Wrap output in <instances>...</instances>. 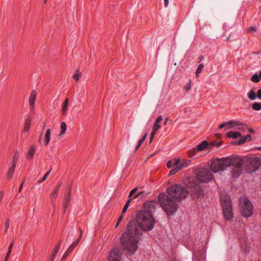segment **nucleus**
I'll return each instance as SVG.
<instances>
[{
	"label": "nucleus",
	"instance_id": "nucleus-4",
	"mask_svg": "<svg viewBox=\"0 0 261 261\" xmlns=\"http://www.w3.org/2000/svg\"><path fill=\"white\" fill-rule=\"evenodd\" d=\"M168 195L173 197L174 200L180 201L183 198H185L188 194L187 190L180 185L175 184L172 185L167 189Z\"/></svg>",
	"mask_w": 261,
	"mask_h": 261
},
{
	"label": "nucleus",
	"instance_id": "nucleus-18",
	"mask_svg": "<svg viewBox=\"0 0 261 261\" xmlns=\"http://www.w3.org/2000/svg\"><path fill=\"white\" fill-rule=\"evenodd\" d=\"M36 97V91L35 90H33L31 92L29 97V105L31 107V110L32 111L34 112V104Z\"/></svg>",
	"mask_w": 261,
	"mask_h": 261
},
{
	"label": "nucleus",
	"instance_id": "nucleus-31",
	"mask_svg": "<svg viewBox=\"0 0 261 261\" xmlns=\"http://www.w3.org/2000/svg\"><path fill=\"white\" fill-rule=\"evenodd\" d=\"M67 128V125L65 122H62L61 123V132L59 134L60 136L63 135L65 134Z\"/></svg>",
	"mask_w": 261,
	"mask_h": 261
},
{
	"label": "nucleus",
	"instance_id": "nucleus-28",
	"mask_svg": "<svg viewBox=\"0 0 261 261\" xmlns=\"http://www.w3.org/2000/svg\"><path fill=\"white\" fill-rule=\"evenodd\" d=\"M68 99L66 98L62 103V111L63 115H65L67 112Z\"/></svg>",
	"mask_w": 261,
	"mask_h": 261
},
{
	"label": "nucleus",
	"instance_id": "nucleus-30",
	"mask_svg": "<svg viewBox=\"0 0 261 261\" xmlns=\"http://www.w3.org/2000/svg\"><path fill=\"white\" fill-rule=\"evenodd\" d=\"M252 108L255 111H259L261 110V102H255L252 105Z\"/></svg>",
	"mask_w": 261,
	"mask_h": 261
},
{
	"label": "nucleus",
	"instance_id": "nucleus-5",
	"mask_svg": "<svg viewBox=\"0 0 261 261\" xmlns=\"http://www.w3.org/2000/svg\"><path fill=\"white\" fill-rule=\"evenodd\" d=\"M196 176L199 182L208 183L214 178V175L207 168H199L196 171Z\"/></svg>",
	"mask_w": 261,
	"mask_h": 261
},
{
	"label": "nucleus",
	"instance_id": "nucleus-7",
	"mask_svg": "<svg viewBox=\"0 0 261 261\" xmlns=\"http://www.w3.org/2000/svg\"><path fill=\"white\" fill-rule=\"evenodd\" d=\"M261 165V159L258 157H250L247 159V164L245 166V170L247 173H251L256 171Z\"/></svg>",
	"mask_w": 261,
	"mask_h": 261
},
{
	"label": "nucleus",
	"instance_id": "nucleus-26",
	"mask_svg": "<svg viewBox=\"0 0 261 261\" xmlns=\"http://www.w3.org/2000/svg\"><path fill=\"white\" fill-rule=\"evenodd\" d=\"M228 123L229 125H234V126H240V125H243V129H246L247 128V125L245 124H244L243 123L240 122L239 121H234L233 120H230L228 121Z\"/></svg>",
	"mask_w": 261,
	"mask_h": 261
},
{
	"label": "nucleus",
	"instance_id": "nucleus-3",
	"mask_svg": "<svg viewBox=\"0 0 261 261\" xmlns=\"http://www.w3.org/2000/svg\"><path fill=\"white\" fill-rule=\"evenodd\" d=\"M158 200L161 206L168 216L173 215L178 209L176 201L165 193H160Z\"/></svg>",
	"mask_w": 261,
	"mask_h": 261
},
{
	"label": "nucleus",
	"instance_id": "nucleus-2",
	"mask_svg": "<svg viewBox=\"0 0 261 261\" xmlns=\"http://www.w3.org/2000/svg\"><path fill=\"white\" fill-rule=\"evenodd\" d=\"M158 203L154 200L148 201L143 204L144 210L138 212L136 215V221L142 226L144 231H149L153 229L156 220L153 216V214L156 210Z\"/></svg>",
	"mask_w": 261,
	"mask_h": 261
},
{
	"label": "nucleus",
	"instance_id": "nucleus-25",
	"mask_svg": "<svg viewBox=\"0 0 261 261\" xmlns=\"http://www.w3.org/2000/svg\"><path fill=\"white\" fill-rule=\"evenodd\" d=\"M51 130L50 128L47 129L44 137V145H47L50 140Z\"/></svg>",
	"mask_w": 261,
	"mask_h": 261
},
{
	"label": "nucleus",
	"instance_id": "nucleus-14",
	"mask_svg": "<svg viewBox=\"0 0 261 261\" xmlns=\"http://www.w3.org/2000/svg\"><path fill=\"white\" fill-rule=\"evenodd\" d=\"M193 261H205V254L203 250L195 251L193 253Z\"/></svg>",
	"mask_w": 261,
	"mask_h": 261
},
{
	"label": "nucleus",
	"instance_id": "nucleus-51",
	"mask_svg": "<svg viewBox=\"0 0 261 261\" xmlns=\"http://www.w3.org/2000/svg\"><path fill=\"white\" fill-rule=\"evenodd\" d=\"M228 125H229L228 123V121L227 122H224L219 125V128L221 129V128L227 126Z\"/></svg>",
	"mask_w": 261,
	"mask_h": 261
},
{
	"label": "nucleus",
	"instance_id": "nucleus-33",
	"mask_svg": "<svg viewBox=\"0 0 261 261\" xmlns=\"http://www.w3.org/2000/svg\"><path fill=\"white\" fill-rule=\"evenodd\" d=\"M190 160H185L182 163H180L178 164V167L180 169L187 167L190 164Z\"/></svg>",
	"mask_w": 261,
	"mask_h": 261
},
{
	"label": "nucleus",
	"instance_id": "nucleus-49",
	"mask_svg": "<svg viewBox=\"0 0 261 261\" xmlns=\"http://www.w3.org/2000/svg\"><path fill=\"white\" fill-rule=\"evenodd\" d=\"M160 126L161 125L159 124V123H154L152 129L157 131L158 129L160 128Z\"/></svg>",
	"mask_w": 261,
	"mask_h": 261
},
{
	"label": "nucleus",
	"instance_id": "nucleus-39",
	"mask_svg": "<svg viewBox=\"0 0 261 261\" xmlns=\"http://www.w3.org/2000/svg\"><path fill=\"white\" fill-rule=\"evenodd\" d=\"M203 67H204V66H203V64H200L199 65V66H198V67L197 68L196 71V75L197 77L198 76L199 74L200 73V72H201V71L203 69Z\"/></svg>",
	"mask_w": 261,
	"mask_h": 261
},
{
	"label": "nucleus",
	"instance_id": "nucleus-9",
	"mask_svg": "<svg viewBox=\"0 0 261 261\" xmlns=\"http://www.w3.org/2000/svg\"><path fill=\"white\" fill-rule=\"evenodd\" d=\"M227 161L229 162L227 164V167L229 166H232L233 167H239L243 166L244 161L243 160L240 158L238 155L234 156L231 158H226Z\"/></svg>",
	"mask_w": 261,
	"mask_h": 261
},
{
	"label": "nucleus",
	"instance_id": "nucleus-34",
	"mask_svg": "<svg viewBox=\"0 0 261 261\" xmlns=\"http://www.w3.org/2000/svg\"><path fill=\"white\" fill-rule=\"evenodd\" d=\"M71 193V187H70L69 188V189L68 194L67 195L65 196V199H64V203L69 204V202H70V200H71V197H70Z\"/></svg>",
	"mask_w": 261,
	"mask_h": 261
},
{
	"label": "nucleus",
	"instance_id": "nucleus-1",
	"mask_svg": "<svg viewBox=\"0 0 261 261\" xmlns=\"http://www.w3.org/2000/svg\"><path fill=\"white\" fill-rule=\"evenodd\" d=\"M142 226L134 220H130L127 224L125 231L122 233L120 244L123 250L127 251L130 254H134L138 248L139 236L142 235Z\"/></svg>",
	"mask_w": 261,
	"mask_h": 261
},
{
	"label": "nucleus",
	"instance_id": "nucleus-54",
	"mask_svg": "<svg viewBox=\"0 0 261 261\" xmlns=\"http://www.w3.org/2000/svg\"><path fill=\"white\" fill-rule=\"evenodd\" d=\"M129 206H127L126 205H124L123 208V210H122V215H124V214L126 212L128 207Z\"/></svg>",
	"mask_w": 261,
	"mask_h": 261
},
{
	"label": "nucleus",
	"instance_id": "nucleus-12",
	"mask_svg": "<svg viewBox=\"0 0 261 261\" xmlns=\"http://www.w3.org/2000/svg\"><path fill=\"white\" fill-rule=\"evenodd\" d=\"M198 182L196 176L195 177H189L185 180L184 184L188 188H194V189L196 187L199 186Z\"/></svg>",
	"mask_w": 261,
	"mask_h": 261
},
{
	"label": "nucleus",
	"instance_id": "nucleus-13",
	"mask_svg": "<svg viewBox=\"0 0 261 261\" xmlns=\"http://www.w3.org/2000/svg\"><path fill=\"white\" fill-rule=\"evenodd\" d=\"M192 192L193 199H200L204 198L205 195L204 189L201 188L200 186L196 187Z\"/></svg>",
	"mask_w": 261,
	"mask_h": 261
},
{
	"label": "nucleus",
	"instance_id": "nucleus-35",
	"mask_svg": "<svg viewBox=\"0 0 261 261\" xmlns=\"http://www.w3.org/2000/svg\"><path fill=\"white\" fill-rule=\"evenodd\" d=\"M260 77L259 74L256 73L254 74L251 77V80L254 83H258L260 81Z\"/></svg>",
	"mask_w": 261,
	"mask_h": 261
},
{
	"label": "nucleus",
	"instance_id": "nucleus-41",
	"mask_svg": "<svg viewBox=\"0 0 261 261\" xmlns=\"http://www.w3.org/2000/svg\"><path fill=\"white\" fill-rule=\"evenodd\" d=\"M52 167L50 168V169H49V170L44 175V176L43 177L42 179L40 180L39 181V182H42L43 181H44L46 179V178L48 176V175H49V173H50L51 170H52Z\"/></svg>",
	"mask_w": 261,
	"mask_h": 261
},
{
	"label": "nucleus",
	"instance_id": "nucleus-23",
	"mask_svg": "<svg viewBox=\"0 0 261 261\" xmlns=\"http://www.w3.org/2000/svg\"><path fill=\"white\" fill-rule=\"evenodd\" d=\"M74 244H71L69 247V248H68L67 251L63 254L60 261H65L66 258H67V257L69 255V254L72 252L73 249L75 248V247H74Z\"/></svg>",
	"mask_w": 261,
	"mask_h": 261
},
{
	"label": "nucleus",
	"instance_id": "nucleus-11",
	"mask_svg": "<svg viewBox=\"0 0 261 261\" xmlns=\"http://www.w3.org/2000/svg\"><path fill=\"white\" fill-rule=\"evenodd\" d=\"M122 253L118 248H114L110 252L109 261H120Z\"/></svg>",
	"mask_w": 261,
	"mask_h": 261
},
{
	"label": "nucleus",
	"instance_id": "nucleus-8",
	"mask_svg": "<svg viewBox=\"0 0 261 261\" xmlns=\"http://www.w3.org/2000/svg\"><path fill=\"white\" fill-rule=\"evenodd\" d=\"M240 211L242 215L245 218L251 217L253 214V207L251 202L246 199L240 206Z\"/></svg>",
	"mask_w": 261,
	"mask_h": 261
},
{
	"label": "nucleus",
	"instance_id": "nucleus-64",
	"mask_svg": "<svg viewBox=\"0 0 261 261\" xmlns=\"http://www.w3.org/2000/svg\"><path fill=\"white\" fill-rule=\"evenodd\" d=\"M9 256H10V254H7L6 256H5V260L4 261H8Z\"/></svg>",
	"mask_w": 261,
	"mask_h": 261
},
{
	"label": "nucleus",
	"instance_id": "nucleus-52",
	"mask_svg": "<svg viewBox=\"0 0 261 261\" xmlns=\"http://www.w3.org/2000/svg\"><path fill=\"white\" fill-rule=\"evenodd\" d=\"M163 120L162 116L161 115H160L158 117L156 118L155 123H160Z\"/></svg>",
	"mask_w": 261,
	"mask_h": 261
},
{
	"label": "nucleus",
	"instance_id": "nucleus-58",
	"mask_svg": "<svg viewBox=\"0 0 261 261\" xmlns=\"http://www.w3.org/2000/svg\"><path fill=\"white\" fill-rule=\"evenodd\" d=\"M230 144L231 145H240L238 144V141H231Z\"/></svg>",
	"mask_w": 261,
	"mask_h": 261
},
{
	"label": "nucleus",
	"instance_id": "nucleus-45",
	"mask_svg": "<svg viewBox=\"0 0 261 261\" xmlns=\"http://www.w3.org/2000/svg\"><path fill=\"white\" fill-rule=\"evenodd\" d=\"M10 225V220L9 219H7L5 221V232H6L9 227Z\"/></svg>",
	"mask_w": 261,
	"mask_h": 261
},
{
	"label": "nucleus",
	"instance_id": "nucleus-61",
	"mask_svg": "<svg viewBox=\"0 0 261 261\" xmlns=\"http://www.w3.org/2000/svg\"><path fill=\"white\" fill-rule=\"evenodd\" d=\"M123 218V215L121 214L118 219V223H120Z\"/></svg>",
	"mask_w": 261,
	"mask_h": 261
},
{
	"label": "nucleus",
	"instance_id": "nucleus-16",
	"mask_svg": "<svg viewBox=\"0 0 261 261\" xmlns=\"http://www.w3.org/2000/svg\"><path fill=\"white\" fill-rule=\"evenodd\" d=\"M223 210V214L224 218L227 221H230L233 217V214L232 212V208H225V209Z\"/></svg>",
	"mask_w": 261,
	"mask_h": 261
},
{
	"label": "nucleus",
	"instance_id": "nucleus-50",
	"mask_svg": "<svg viewBox=\"0 0 261 261\" xmlns=\"http://www.w3.org/2000/svg\"><path fill=\"white\" fill-rule=\"evenodd\" d=\"M13 244H14V242H12L11 244L10 245L9 248H8V252L7 254H10L11 252V251H12V248H13Z\"/></svg>",
	"mask_w": 261,
	"mask_h": 261
},
{
	"label": "nucleus",
	"instance_id": "nucleus-48",
	"mask_svg": "<svg viewBox=\"0 0 261 261\" xmlns=\"http://www.w3.org/2000/svg\"><path fill=\"white\" fill-rule=\"evenodd\" d=\"M174 161H169L167 163V167L168 168H170L171 167H173L174 166Z\"/></svg>",
	"mask_w": 261,
	"mask_h": 261
},
{
	"label": "nucleus",
	"instance_id": "nucleus-62",
	"mask_svg": "<svg viewBox=\"0 0 261 261\" xmlns=\"http://www.w3.org/2000/svg\"><path fill=\"white\" fill-rule=\"evenodd\" d=\"M169 5V0H164V6L165 7H167Z\"/></svg>",
	"mask_w": 261,
	"mask_h": 261
},
{
	"label": "nucleus",
	"instance_id": "nucleus-22",
	"mask_svg": "<svg viewBox=\"0 0 261 261\" xmlns=\"http://www.w3.org/2000/svg\"><path fill=\"white\" fill-rule=\"evenodd\" d=\"M62 185V182H59L57 185L56 186L53 191L51 193L50 198H55L57 197L58 194L59 190Z\"/></svg>",
	"mask_w": 261,
	"mask_h": 261
},
{
	"label": "nucleus",
	"instance_id": "nucleus-37",
	"mask_svg": "<svg viewBox=\"0 0 261 261\" xmlns=\"http://www.w3.org/2000/svg\"><path fill=\"white\" fill-rule=\"evenodd\" d=\"M79 229H80V234L79 237H78V238L75 241V242H73L72 244H74V247H75L77 245V244H79V243L81 241V238L82 237L83 231H82V230L81 228H79Z\"/></svg>",
	"mask_w": 261,
	"mask_h": 261
},
{
	"label": "nucleus",
	"instance_id": "nucleus-55",
	"mask_svg": "<svg viewBox=\"0 0 261 261\" xmlns=\"http://www.w3.org/2000/svg\"><path fill=\"white\" fill-rule=\"evenodd\" d=\"M247 141H250L252 139V137L250 135H247L245 136Z\"/></svg>",
	"mask_w": 261,
	"mask_h": 261
},
{
	"label": "nucleus",
	"instance_id": "nucleus-6",
	"mask_svg": "<svg viewBox=\"0 0 261 261\" xmlns=\"http://www.w3.org/2000/svg\"><path fill=\"white\" fill-rule=\"evenodd\" d=\"M229 164V162L227 161L226 158L216 159L212 160L210 168L213 172L216 173L225 170L227 167V164Z\"/></svg>",
	"mask_w": 261,
	"mask_h": 261
},
{
	"label": "nucleus",
	"instance_id": "nucleus-38",
	"mask_svg": "<svg viewBox=\"0 0 261 261\" xmlns=\"http://www.w3.org/2000/svg\"><path fill=\"white\" fill-rule=\"evenodd\" d=\"M19 155V152L18 151H16L15 152V154L14 155V156L13 157L12 159V165H15L16 166V163L18 158Z\"/></svg>",
	"mask_w": 261,
	"mask_h": 261
},
{
	"label": "nucleus",
	"instance_id": "nucleus-60",
	"mask_svg": "<svg viewBox=\"0 0 261 261\" xmlns=\"http://www.w3.org/2000/svg\"><path fill=\"white\" fill-rule=\"evenodd\" d=\"M140 195H141V193H137V194H136L134 197L133 198V199H136L137 198H140Z\"/></svg>",
	"mask_w": 261,
	"mask_h": 261
},
{
	"label": "nucleus",
	"instance_id": "nucleus-40",
	"mask_svg": "<svg viewBox=\"0 0 261 261\" xmlns=\"http://www.w3.org/2000/svg\"><path fill=\"white\" fill-rule=\"evenodd\" d=\"M30 120L27 119L25 123L23 132H28L29 129L30 128Z\"/></svg>",
	"mask_w": 261,
	"mask_h": 261
},
{
	"label": "nucleus",
	"instance_id": "nucleus-24",
	"mask_svg": "<svg viewBox=\"0 0 261 261\" xmlns=\"http://www.w3.org/2000/svg\"><path fill=\"white\" fill-rule=\"evenodd\" d=\"M35 149L36 148L34 145H32L30 146L27 154V156L29 160H32L33 158L35 151Z\"/></svg>",
	"mask_w": 261,
	"mask_h": 261
},
{
	"label": "nucleus",
	"instance_id": "nucleus-19",
	"mask_svg": "<svg viewBox=\"0 0 261 261\" xmlns=\"http://www.w3.org/2000/svg\"><path fill=\"white\" fill-rule=\"evenodd\" d=\"M180 163L179 159H175L174 162V166L173 169L169 172V175H172L179 171L180 168L178 167V164Z\"/></svg>",
	"mask_w": 261,
	"mask_h": 261
},
{
	"label": "nucleus",
	"instance_id": "nucleus-10",
	"mask_svg": "<svg viewBox=\"0 0 261 261\" xmlns=\"http://www.w3.org/2000/svg\"><path fill=\"white\" fill-rule=\"evenodd\" d=\"M220 199L222 209H225L226 207L227 208L232 207L230 197L228 194H221Z\"/></svg>",
	"mask_w": 261,
	"mask_h": 261
},
{
	"label": "nucleus",
	"instance_id": "nucleus-46",
	"mask_svg": "<svg viewBox=\"0 0 261 261\" xmlns=\"http://www.w3.org/2000/svg\"><path fill=\"white\" fill-rule=\"evenodd\" d=\"M246 142H247V140H246V138L244 136L243 138H242L241 139L239 140V141H238V144L241 145L244 144Z\"/></svg>",
	"mask_w": 261,
	"mask_h": 261
},
{
	"label": "nucleus",
	"instance_id": "nucleus-53",
	"mask_svg": "<svg viewBox=\"0 0 261 261\" xmlns=\"http://www.w3.org/2000/svg\"><path fill=\"white\" fill-rule=\"evenodd\" d=\"M133 198H132L131 197H128V200H127L126 202L125 203V204L127 206H128L129 205V204L130 203L132 202V201L133 200Z\"/></svg>",
	"mask_w": 261,
	"mask_h": 261
},
{
	"label": "nucleus",
	"instance_id": "nucleus-59",
	"mask_svg": "<svg viewBox=\"0 0 261 261\" xmlns=\"http://www.w3.org/2000/svg\"><path fill=\"white\" fill-rule=\"evenodd\" d=\"M68 206V203H65L63 202V207H64V213L66 211V208H67Z\"/></svg>",
	"mask_w": 261,
	"mask_h": 261
},
{
	"label": "nucleus",
	"instance_id": "nucleus-15",
	"mask_svg": "<svg viewBox=\"0 0 261 261\" xmlns=\"http://www.w3.org/2000/svg\"><path fill=\"white\" fill-rule=\"evenodd\" d=\"M248 98L251 100H255L256 97L261 99V88L256 93L253 89H251L248 93Z\"/></svg>",
	"mask_w": 261,
	"mask_h": 261
},
{
	"label": "nucleus",
	"instance_id": "nucleus-42",
	"mask_svg": "<svg viewBox=\"0 0 261 261\" xmlns=\"http://www.w3.org/2000/svg\"><path fill=\"white\" fill-rule=\"evenodd\" d=\"M139 193H141L140 198H144L146 197L149 194V192H147L145 191H141L139 192Z\"/></svg>",
	"mask_w": 261,
	"mask_h": 261
},
{
	"label": "nucleus",
	"instance_id": "nucleus-29",
	"mask_svg": "<svg viewBox=\"0 0 261 261\" xmlns=\"http://www.w3.org/2000/svg\"><path fill=\"white\" fill-rule=\"evenodd\" d=\"M199 151L197 150V147H194L191 149L189 150L187 152V154L189 157L192 158Z\"/></svg>",
	"mask_w": 261,
	"mask_h": 261
},
{
	"label": "nucleus",
	"instance_id": "nucleus-17",
	"mask_svg": "<svg viewBox=\"0 0 261 261\" xmlns=\"http://www.w3.org/2000/svg\"><path fill=\"white\" fill-rule=\"evenodd\" d=\"M243 166L234 167L231 170V176L233 178H237L243 172Z\"/></svg>",
	"mask_w": 261,
	"mask_h": 261
},
{
	"label": "nucleus",
	"instance_id": "nucleus-44",
	"mask_svg": "<svg viewBox=\"0 0 261 261\" xmlns=\"http://www.w3.org/2000/svg\"><path fill=\"white\" fill-rule=\"evenodd\" d=\"M59 250V246H56L55 248H54V250L52 253V260L54 259V257L58 252Z\"/></svg>",
	"mask_w": 261,
	"mask_h": 261
},
{
	"label": "nucleus",
	"instance_id": "nucleus-32",
	"mask_svg": "<svg viewBox=\"0 0 261 261\" xmlns=\"http://www.w3.org/2000/svg\"><path fill=\"white\" fill-rule=\"evenodd\" d=\"M81 76L82 73L80 72L79 69H76L74 72V74H73L72 78L73 80L77 81Z\"/></svg>",
	"mask_w": 261,
	"mask_h": 261
},
{
	"label": "nucleus",
	"instance_id": "nucleus-27",
	"mask_svg": "<svg viewBox=\"0 0 261 261\" xmlns=\"http://www.w3.org/2000/svg\"><path fill=\"white\" fill-rule=\"evenodd\" d=\"M15 166H16L15 165H12L11 167L9 168L7 173L8 178L9 179H11L12 178L15 170Z\"/></svg>",
	"mask_w": 261,
	"mask_h": 261
},
{
	"label": "nucleus",
	"instance_id": "nucleus-47",
	"mask_svg": "<svg viewBox=\"0 0 261 261\" xmlns=\"http://www.w3.org/2000/svg\"><path fill=\"white\" fill-rule=\"evenodd\" d=\"M138 189V187H136L133 190H132L129 193L128 197H132V196H133L134 195V194L137 191Z\"/></svg>",
	"mask_w": 261,
	"mask_h": 261
},
{
	"label": "nucleus",
	"instance_id": "nucleus-20",
	"mask_svg": "<svg viewBox=\"0 0 261 261\" xmlns=\"http://www.w3.org/2000/svg\"><path fill=\"white\" fill-rule=\"evenodd\" d=\"M226 136L228 138L235 139L238 137H240L241 136V133L239 132L230 131L226 134Z\"/></svg>",
	"mask_w": 261,
	"mask_h": 261
},
{
	"label": "nucleus",
	"instance_id": "nucleus-56",
	"mask_svg": "<svg viewBox=\"0 0 261 261\" xmlns=\"http://www.w3.org/2000/svg\"><path fill=\"white\" fill-rule=\"evenodd\" d=\"M156 133V131L152 129V131L150 134L151 138H154Z\"/></svg>",
	"mask_w": 261,
	"mask_h": 261
},
{
	"label": "nucleus",
	"instance_id": "nucleus-63",
	"mask_svg": "<svg viewBox=\"0 0 261 261\" xmlns=\"http://www.w3.org/2000/svg\"><path fill=\"white\" fill-rule=\"evenodd\" d=\"M23 183H24V181L21 183V184L19 186V189H18V192H21Z\"/></svg>",
	"mask_w": 261,
	"mask_h": 261
},
{
	"label": "nucleus",
	"instance_id": "nucleus-57",
	"mask_svg": "<svg viewBox=\"0 0 261 261\" xmlns=\"http://www.w3.org/2000/svg\"><path fill=\"white\" fill-rule=\"evenodd\" d=\"M249 30L255 32L256 31V27L251 26L249 28Z\"/></svg>",
	"mask_w": 261,
	"mask_h": 261
},
{
	"label": "nucleus",
	"instance_id": "nucleus-21",
	"mask_svg": "<svg viewBox=\"0 0 261 261\" xmlns=\"http://www.w3.org/2000/svg\"><path fill=\"white\" fill-rule=\"evenodd\" d=\"M209 147V143L207 141H203L200 144L196 146L197 150L201 151Z\"/></svg>",
	"mask_w": 261,
	"mask_h": 261
},
{
	"label": "nucleus",
	"instance_id": "nucleus-43",
	"mask_svg": "<svg viewBox=\"0 0 261 261\" xmlns=\"http://www.w3.org/2000/svg\"><path fill=\"white\" fill-rule=\"evenodd\" d=\"M191 88V80H189V82L187 83L186 85L184 87V89L187 91L190 90Z\"/></svg>",
	"mask_w": 261,
	"mask_h": 261
},
{
	"label": "nucleus",
	"instance_id": "nucleus-36",
	"mask_svg": "<svg viewBox=\"0 0 261 261\" xmlns=\"http://www.w3.org/2000/svg\"><path fill=\"white\" fill-rule=\"evenodd\" d=\"M222 141L220 142H217L216 141H213V142H211L210 144H209L210 148H211L213 146H217L219 147L221 145L222 143Z\"/></svg>",
	"mask_w": 261,
	"mask_h": 261
}]
</instances>
